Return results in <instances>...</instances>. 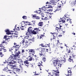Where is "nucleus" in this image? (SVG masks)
<instances>
[{
  "mask_svg": "<svg viewBox=\"0 0 76 76\" xmlns=\"http://www.w3.org/2000/svg\"><path fill=\"white\" fill-rule=\"evenodd\" d=\"M41 16H42V17H44V15H41Z\"/></svg>",
  "mask_w": 76,
  "mask_h": 76,
  "instance_id": "57",
  "label": "nucleus"
},
{
  "mask_svg": "<svg viewBox=\"0 0 76 76\" xmlns=\"http://www.w3.org/2000/svg\"><path fill=\"white\" fill-rule=\"evenodd\" d=\"M33 17H34V18H35L36 19H41L40 18H39V17L38 16H36V15H34L33 16Z\"/></svg>",
  "mask_w": 76,
  "mask_h": 76,
  "instance_id": "13",
  "label": "nucleus"
},
{
  "mask_svg": "<svg viewBox=\"0 0 76 76\" xmlns=\"http://www.w3.org/2000/svg\"><path fill=\"white\" fill-rule=\"evenodd\" d=\"M61 6L59 5L57 7H55L54 9L53 10V12L56 13L57 12H60L61 11Z\"/></svg>",
  "mask_w": 76,
  "mask_h": 76,
  "instance_id": "3",
  "label": "nucleus"
},
{
  "mask_svg": "<svg viewBox=\"0 0 76 76\" xmlns=\"http://www.w3.org/2000/svg\"><path fill=\"white\" fill-rule=\"evenodd\" d=\"M4 48V47H2V48H1V49H3V48Z\"/></svg>",
  "mask_w": 76,
  "mask_h": 76,
  "instance_id": "61",
  "label": "nucleus"
},
{
  "mask_svg": "<svg viewBox=\"0 0 76 76\" xmlns=\"http://www.w3.org/2000/svg\"><path fill=\"white\" fill-rule=\"evenodd\" d=\"M47 19H48V18L47 17H45L44 18V20H47Z\"/></svg>",
  "mask_w": 76,
  "mask_h": 76,
  "instance_id": "40",
  "label": "nucleus"
},
{
  "mask_svg": "<svg viewBox=\"0 0 76 76\" xmlns=\"http://www.w3.org/2000/svg\"><path fill=\"white\" fill-rule=\"evenodd\" d=\"M12 51H13V49H10V52H12Z\"/></svg>",
  "mask_w": 76,
  "mask_h": 76,
  "instance_id": "42",
  "label": "nucleus"
},
{
  "mask_svg": "<svg viewBox=\"0 0 76 76\" xmlns=\"http://www.w3.org/2000/svg\"><path fill=\"white\" fill-rule=\"evenodd\" d=\"M57 65L59 67H60L61 66V64H57Z\"/></svg>",
  "mask_w": 76,
  "mask_h": 76,
  "instance_id": "33",
  "label": "nucleus"
},
{
  "mask_svg": "<svg viewBox=\"0 0 76 76\" xmlns=\"http://www.w3.org/2000/svg\"><path fill=\"white\" fill-rule=\"evenodd\" d=\"M60 27H57V28H56V30H55V31L54 32V34H55L56 35H58V30H59L60 29H61V27H62V26H60Z\"/></svg>",
  "mask_w": 76,
  "mask_h": 76,
  "instance_id": "8",
  "label": "nucleus"
},
{
  "mask_svg": "<svg viewBox=\"0 0 76 76\" xmlns=\"http://www.w3.org/2000/svg\"><path fill=\"white\" fill-rule=\"evenodd\" d=\"M62 22V20L59 21V22Z\"/></svg>",
  "mask_w": 76,
  "mask_h": 76,
  "instance_id": "56",
  "label": "nucleus"
},
{
  "mask_svg": "<svg viewBox=\"0 0 76 76\" xmlns=\"http://www.w3.org/2000/svg\"><path fill=\"white\" fill-rule=\"evenodd\" d=\"M42 23L43 22H39L38 24V26H42Z\"/></svg>",
  "mask_w": 76,
  "mask_h": 76,
  "instance_id": "17",
  "label": "nucleus"
},
{
  "mask_svg": "<svg viewBox=\"0 0 76 76\" xmlns=\"http://www.w3.org/2000/svg\"><path fill=\"white\" fill-rule=\"evenodd\" d=\"M69 22H70V23L71 24H72V21H69Z\"/></svg>",
  "mask_w": 76,
  "mask_h": 76,
  "instance_id": "62",
  "label": "nucleus"
},
{
  "mask_svg": "<svg viewBox=\"0 0 76 76\" xmlns=\"http://www.w3.org/2000/svg\"><path fill=\"white\" fill-rule=\"evenodd\" d=\"M3 71H5V72H7L8 70H9V71H10L11 70H12V69L11 70H8V68H4V69H3Z\"/></svg>",
  "mask_w": 76,
  "mask_h": 76,
  "instance_id": "15",
  "label": "nucleus"
},
{
  "mask_svg": "<svg viewBox=\"0 0 76 76\" xmlns=\"http://www.w3.org/2000/svg\"><path fill=\"white\" fill-rule=\"evenodd\" d=\"M45 7H46L43 6L42 8H41L42 10L43 11H46V9H45Z\"/></svg>",
  "mask_w": 76,
  "mask_h": 76,
  "instance_id": "19",
  "label": "nucleus"
},
{
  "mask_svg": "<svg viewBox=\"0 0 76 76\" xmlns=\"http://www.w3.org/2000/svg\"><path fill=\"white\" fill-rule=\"evenodd\" d=\"M45 53L44 52V51H43L42 50L39 53V54L41 56H44Z\"/></svg>",
  "mask_w": 76,
  "mask_h": 76,
  "instance_id": "11",
  "label": "nucleus"
},
{
  "mask_svg": "<svg viewBox=\"0 0 76 76\" xmlns=\"http://www.w3.org/2000/svg\"><path fill=\"white\" fill-rule=\"evenodd\" d=\"M31 27H30L28 28V32H29V33H31L29 32L31 31Z\"/></svg>",
  "mask_w": 76,
  "mask_h": 76,
  "instance_id": "22",
  "label": "nucleus"
},
{
  "mask_svg": "<svg viewBox=\"0 0 76 76\" xmlns=\"http://www.w3.org/2000/svg\"><path fill=\"white\" fill-rule=\"evenodd\" d=\"M37 50H39V51H40V50H41V48H38L37 49Z\"/></svg>",
  "mask_w": 76,
  "mask_h": 76,
  "instance_id": "41",
  "label": "nucleus"
},
{
  "mask_svg": "<svg viewBox=\"0 0 76 76\" xmlns=\"http://www.w3.org/2000/svg\"><path fill=\"white\" fill-rule=\"evenodd\" d=\"M28 61H30L29 60H26L25 61L24 63L25 65H26V66H27V67H28V66H29V63L28 62Z\"/></svg>",
  "mask_w": 76,
  "mask_h": 76,
  "instance_id": "10",
  "label": "nucleus"
},
{
  "mask_svg": "<svg viewBox=\"0 0 76 76\" xmlns=\"http://www.w3.org/2000/svg\"><path fill=\"white\" fill-rule=\"evenodd\" d=\"M64 18V17L63 18H62V19H64V20H62V22H63V23H64V22H65V20H66V18Z\"/></svg>",
  "mask_w": 76,
  "mask_h": 76,
  "instance_id": "29",
  "label": "nucleus"
},
{
  "mask_svg": "<svg viewBox=\"0 0 76 76\" xmlns=\"http://www.w3.org/2000/svg\"><path fill=\"white\" fill-rule=\"evenodd\" d=\"M65 20H66V21L67 22L69 20L70 21V20H72V19L69 18V19H67V18H65Z\"/></svg>",
  "mask_w": 76,
  "mask_h": 76,
  "instance_id": "32",
  "label": "nucleus"
},
{
  "mask_svg": "<svg viewBox=\"0 0 76 76\" xmlns=\"http://www.w3.org/2000/svg\"><path fill=\"white\" fill-rule=\"evenodd\" d=\"M74 68H76V65H75V66H74Z\"/></svg>",
  "mask_w": 76,
  "mask_h": 76,
  "instance_id": "63",
  "label": "nucleus"
},
{
  "mask_svg": "<svg viewBox=\"0 0 76 76\" xmlns=\"http://www.w3.org/2000/svg\"><path fill=\"white\" fill-rule=\"evenodd\" d=\"M38 66L39 67H41V65H38Z\"/></svg>",
  "mask_w": 76,
  "mask_h": 76,
  "instance_id": "55",
  "label": "nucleus"
},
{
  "mask_svg": "<svg viewBox=\"0 0 76 76\" xmlns=\"http://www.w3.org/2000/svg\"><path fill=\"white\" fill-rule=\"evenodd\" d=\"M0 47H3V45H2V44L0 45Z\"/></svg>",
  "mask_w": 76,
  "mask_h": 76,
  "instance_id": "49",
  "label": "nucleus"
},
{
  "mask_svg": "<svg viewBox=\"0 0 76 76\" xmlns=\"http://www.w3.org/2000/svg\"><path fill=\"white\" fill-rule=\"evenodd\" d=\"M24 19H26V16H24L22 17Z\"/></svg>",
  "mask_w": 76,
  "mask_h": 76,
  "instance_id": "34",
  "label": "nucleus"
},
{
  "mask_svg": "<svg viewBox=\"0 0 76 76\" xmlns=\"http://www.w3.org/2000/svg\"><path fill=\"white\" fill-rule=\"evenodd\" d=\"M2 54V52H0V55H1Z\"/></svg>",
  "mask_w": 76,
  "mask_h": 76,
  "instance_id": "53",
  "label": "nucleus"
},
{
  "mask_svg": "<svg viewBox=\"0 0 76 76\" xmlns=\"http://www.w3.org/2000/svg\"><path fill=\"white\" fill-rule=\"evenodd\" d=\"M14 70H15V72H19V71H20V69H14Z\"/></svg>",
  "mask_w": 76,
  "mask_h": 76,
  "instance_id": "24",
  "label": "nucleus"
},
{
  "mask_svg": "<svg viewBox=\"0 0 76 76\" xmlns=\"http://www.w3.org/2000/svg\"><path fill=\"white\" fill-rule=\"evenodd\" d=\"M68 53H70V50H68L67 52Z\"/></svg>",
  "mask_w": 76,
  "mask_h": 76,
  "instance_id": "39",
  "label": "nucleus"
},
{
  "mask_svg": "<svg viewBox=\"0 0 76 76\" xmlns=\"http://www.w3.org/2000/svg\"><path fill=\"white\" fill-rule=\"evenodd\" d=\"M55 76H58V74L57 73H55Z\"/></svg>",
  "mask_w": 76,
  "mask_h": 76,
  "instance_id": "35",
  "label": "nucleus"
},
{
  "mask_svg": "<svg viewBox=\"0 0 76 76\" xmlns=\"http://www.w3.org/2000/svg\"><path fill=\"white\" fill-rule=\"evenodd\" d=\"M39 14L40 15H42V14H43V12H40Z\"/></svg>",
  "mask_w": 76,
  "mask_h": 76,
  "instance_id": "46",
  "label": "nucleus"
},
{
  "mask_svg": "<svg viewBox=\"0 0 76 76\" xmlns=\"http://www.w3.org/2000/svg\"><path fill=\"white\" fill-rule=\"evenodd\" d=\"M13 31H9V30L7 29L5 30V32H6V34H7L8 35H10L11 34H13V32H15V28H14L13 29Z\"/></svg>",
  "mask_w": 76,
  "mask_h": 76,
  "instance_id": "4",
  "label": "nucleus"
},
{
  "mask_svg": "<svg viewBox=\"0 0 76 76\" xmlns=\"http://www.w3.org/2000/svg\"><path fill=\"white\" fill-rule=\"evenodd\" d=\"M45 7L46 8H53V7L51 5H45Z\"/></svg>",
  "mask_w": 76,
  "mask_h": 76,
  "instance_id": "14",
  "label": "nucleus"
},
{
  "mask_svg": "<svg viewBox=\"0 0 76 76\" xmlns=\"http://www.w3.org/2000/svg\"><path fill=\"white\" fill-rule=\"evenodd\" d=\"M56 1H58L59 0H52L51 1V3H53L56 2Z\"/></svg>",
  "mask_w": 76,
  "mask_h": 76,
  "instance_id": "23",
  "label": "nucleus"
},
{
  "mask_svg": "<svg viewBox=\"0 0 76 76\" xmlns=\"http://www.w3.org/2000/svg\"><path fill=\"white\" fill-rule=\"evenodd\" d=\"M32 33L33 34H37V33L38 34V33L37 32V31H36L34 30H33L32 31Z\"/></svg>",
  "mask_w": 76,
  "mask_h": 76,
  "instance_id": "18",
  "label": "nucleus"
},
{
  "mask_svg": "<svg viewBox=\"0 0 76 76\" xmlns=\"http://www.w3.org/2000/svg\"><path fill=\"white\" fill-rule=\"evenodd\" d=\"M30 55H31V56H34V54H32V53H30Z\"/></svg>",
  "mask_w": 76,
  "mask_h": 76,
  "instance_id": "52",
  "label": "nucleus"
},
{
  "mask_svg": "<svg viewBox=\"0 0 76 76\" xmlns=\"http://www.w3.org/2000/svg\"><path fill=\"white\" fill-rule=\"evenodd\" d=\"M34 12H36V13H38V12H37V11H35V12L34 11Z\"/></svg>",
  "mask_w": 76,
  "mask_h": 76,
  "instance_id": "60",
  "label": "nucleus"
},
{
  "mask_svg": "<svg viewBox=\"0 0 76 76\" xmlns=\"http://www.w3.org/2000/svg\"><path fill=\"white\" fill-rule=\"evenodd\" d=\"M58 43H60V42H59V40H58V42H57Z\"/></svg>",
  "mask_w": 76,
  "mask_h": 76,
  "instance_id": "59",
  "label": "nucleus"
},
{
  "mask_svg": "<svg viewBox=\"0 0 76 76\" xmlns=\"http://www.w3.org/2000/svg\"><path fill=\"white\" fill-rule=\"evenodd\" d=\"M35 75H38V74H36V73H35Z\"/></svg>",
  "mask_w": 76,
  "mask_h": 76,
  "instance_id": "58",
  "label": "nucleus"
},
{
  "mask_svg": "<svg viewBox=\"0 0 76 76\" xmlns=\"http://www.w3.org/2000/svg\"><path fill=\"white\" fill-rule=\"evenodd\" d=\"M53 63L54 64V66H55V64H56L57 63V60H54L53 61Z\"/></svg>",
  "mask_w": 76,
  "mask_h": 76,
  "instance_id": "20",
  "label": "nucleus"
},
{
  "mask_svg": "<svg viewBox=\"0 0 76 76\" xmlns=\"http://www.w3.org/2000/svg\"><path fill=\"white\" fill-rule=\"evenodd\" d=\"M33 57H34V58H35V59H38V57H37L36 55H35L33 56L32 57L30 56H28L27 58L28 60H29L30 61H32V60Z\"/></svg>",
  "mask_w": 76,
  "mask_h": 76,
  "instance_id": "6",
  "label": "nucleus"
},
{
  "mask_svg": "<svg viewBox=\"0 0 76 76\" xmlns=\"http://www.w3.org/2000/svg\"><path fill=\"white\" fill-rule=\"evenodd\" d=\"M24 24H25L26 23H28V22H25V21H24Z\"/></svg>",
  "mask_w": 76,
  "mask_h": 76,
  "instance_id": "51",
  "label": "nucleus"
},
{
  "mask_svg": "<svg viewBox=\"0 0 76 76\" xmlns=\"http://www.w3.org/2000/svg\"><path fill=\"white\" fill-rule=\"evenodd\" d=\"M62 3V4H65L66 3V0H62V1H61Z\"/></svg>",
  "mask_w": 76,
  "mask_h": 76,
  "instance_id": "25",
  "label": "nucleus"
},
{
  "mask_svg": "<svg viewBox=\"0 0 76 76\" xmlns=\"http://www.w3.org/2000/svg\"><path fill=\"white\" fill-rule=\"evenodd\" d=\"M26 37H25V36H24L25 39H29V38H30V37H32V34L29 32H27L26 34Z\"/></svg>",
  "mask_w": 76,
  "mask_h": 76,
  "instance_id": "5",
  "label": "nucleus"
},
{
  "mask_svg": "<svg viewBox=\"0 0 76 76\" xmlns=\"http://www.w3.org/2000/svg\"><path fill=\"white\" fill-rule=\"evenodd\" d=\"M53 72H56V73H57L58 74L59 73V72L58 71L53 70Z\"/></svg>",
  "mask_w": 76,
  "mask_h": 76,
  "instance_id": "30",
  "label": "nucleus"
},
{
  "mask_svg": "<svg viewBox=\"0 0 76 76\" xmlns=\"http://www.w3.org/2000/svg\"><path fill=\"white\" fill-rule=\"evenodd\" d=\"M29 51V53H33L34 54H35V50L30 49Z\"/></svg>",
  "mask_w": 76,
  "mask_h": 76,
  "instance_id": "12",
  "label": "nucleus"
},
{
  "mask_svg": "<svg viewBox=\"0 0 76 76\" xmlns=\"http://www.w3.org/2000/svg\"><path fill=\"white\" fill-rule=\"evenodd\" d=\"M3 56H4V55L3 54L2 55V54L0 56L1 57H3Z\"/></svg>",
  "mask_w": 76,
  "mask_h": 76,
  "instance_id": "50",
  "label": "nucleus"
},
{
  "mask_svg": "<svg viewBox=\"0 0 76 76\" xmlns=\"http://www.w3.org/2000/svg\"><path fill=\"white\" fill-rule=\"evenodd\" d=\"M65 54L66 55V56H67V55L69 54V53H68V52H67V53H65Z\"/></svg>",
  "mask_w": 76,
  "mask_h": 76,
  "instance_id": "43",
  "label": "nucleus"
},
{
  "mask_svg": "<svg viewBox=\"0 0 76 76\" xmlns=\"http://www.w3.org/2000/svg\"><path fill=\"white\" fill-rule=\"evenodd\" d=\"M29 41H33L34 42L35 41V39L34 38L31 39H29Z\"/></svg>",
  "mask_w": 76,
  "mask_h": 76,
  "instance_id": "28",
  "label": "nucleus"
},
{
  "mask_svg": "<svg viewBox=\"0 0 76 76\" xmlns=\"http://www.w3.org/2000/svg\"><path fill=\"white\" fill-rule=\"evenodd\" d=\"M42 37H44V35H41L39 37V39H40L41 38H42Z\"/></svg>",
  "mask_w": 76,
  "mask_h": 76,
  "instance_id": "36",
  "label": "nucleus"
},
{
  "mask_svg": "<svg viewBox=\"0 0 76 76\" xmlns=\"http://www.w3.org/2000/svg\"><path fill=\"white\" fill-rule=\"evenodd\" d=\"M42 46L43 47H45V46H44V45H42Z\"/></svg>",
  "mask_w": 76,
  "mask_h": 76,
  "instance_id": "54",
  "label": "nucleus"
},
{
  "mask_svg": "<svg viewBox=\"0 0 76 76\" xmlns=\"http://www.w3.org/2000/svg\"><path fill=\"white\" fill-rule=\"evenodd\" d=\"M38 59H35V61H38Z\"/></svg>",
  "mask_w": 76,
  "mask_h": 76,
  "instance_id": "44",
  "label": "nucleus"
},
{
  "mask_svg": "<svg viewBox=\"0 0 76 76\" xmlns=\"http://www.w3.org/2000/svg\"><path fill=\"white\" fill-rule=\"evenodd\" d=\"M14 45H16V46L18 47V45H16V43H14Z\"/></svg>",
  "mask_w": 76,
  "mask_h": 76,
  "instance_id": "45",
  "label": "nucleus"
},
{
  "mask_svg": "<svg viewBox=\"0 0 76 76\" xmlns=\"http://www.w3.org/2000/svg\"><path fill=\"white\" fill-rule=\"evenodd\" d=\"M42 19V20H40V21H41V22H42V20H44V18H40V19Z\"/></svg>",
  "mask_w": 76,
  "mask_h": 76,
  "instance_id": "38",
  "label": "nucleus"
},
{
  "mask_svg": "<svg viewBox=\"0 0 76 76\" xmlns=\"http://www.w3.org/2000/svg\"><path fill=\"white\" fill-rule=\"evenodd\" d=\"M49 75H50L51 76H54V75H55V73H54V72H53V70L52 71V73L50 72L49 73Z\"/></svg>",
  "mask_w": 76,
  "mask_h": 76,
  "instance_id": "16",
  "label": "nucleus"
},
{
  "mask_svg": "<svg viewBox=\"0 0 76 76\" xmlns=\"http://www.w3.org/2000/svg\"><path fill=\"white\" fill-rule=\"evenodd\" d=\"M25 52V51L23 50H22V53H24Z\"/></svg>",
  "mask_w": 76,
  "mask_h": 76,
  "instance_id": "47",
  "label": "nucleus"
},
{
  "mask_svg": "<svg viewBox=\"0 0 76 76\" xmlns=\"http://www.w3.org/2000/svg\"><path fill=\"white\" fill-rule=\"evenodd\" d=\"M28 45H25V46H24L25 48H26L27 47H28Z\"/></svg>",
  "mask_w": 76,
  "mask_h": 76,
  "instance_id": "48",
  "label": "nucleus"
},
{
  "mask_svg": "<svg viewBox=\"0 0 76 76\" xmlns=\"http://www.w3.org/2000/svg\"><path fill=\"white\" fill-rule=\"evenodd\" d=\"M74 5H75V3H72V5H71V6H74Z\"/></svg>",
  "mask_w": 76,
  "mask_h": 76,
  "instance_id": "37",
  "label": "nucleus"
},
{
  "mask_svg": "<svg viewBox=\"0 0 76 76\" xmlns=\"http://www.w3.org/2000/svg\"><path fill=\"white\" fill-rule=\"evenodd\" d=\"M15 55L14 56V58L17 61L18 63H19L20 65H23L22 60L21 59H18V58H19V55L20 54V52H19V50L18 49H15Z\"/></svg>",
  "mask_w": 76,
  "mask_h": 76,
  "instance_id": "1",
  "label": "nucleus"
},
{
  "mask_svg": "<svg viewBox=\"0 0 76 76\" xmlns=\"http://www.w3.org/2000/svg\"><path fill=\"white\" fill-rule=\"evenodd\" d=\"M12 37V36H8V38H7V36H5L3 38V40H4V41H7L8 42H9L10 40V37Z\"/></svg>",
  "mask_w": 76,
  "mask_h": 76,
  "instance_id": "7",
  "label": "nucleus"
},
{
  "mask_svg": "<svg viewBox=\"0 0 76 76\" xmlns=\"http://www.w3.org/2000/svg\"><path fill=\"white\" fill-rule=\"evenodd\" d=\"M48 10L49 12H52V11H53V8H48Z\"/></svg>",
  "mask_w": 76,
  "mask_h": 76,
  "instance_id": "21",
  "label": "nucleus"
},
{
  "mask_svg": "<svg viewBox=\"0 0 76 76\" xmlns=\"http://www.w3.org/2000/svg\"><path fill=\"white\" fill-rule=\"evenodd\" d=\"M28 42V41H25V40H23L21 42V44H23V45H25L26 44H27Z\"/></svg>",
  "mask_w": 76,
  "mask_h": 76,
  "instance_id": "9",
  "label": "nucleus"
},
{
  "mask_svg": "<svg viewBox=\"0 0 76 76\" xmlns=\"http://www.w3.org/2000/svg\"><path fill=\"white\" fill-rule=\"evenodd\" d=\"M57 64H58L57 63L56 64H55V66H56V68L57 69V68H59V67H58V66L57 65Z\"/></svg>",
  "mask_w": 76,
  "mask_h": 76,
  "instance_id": "26",
  "label": "nucleus"
},
{
  "mask_svg": "<svg viewBox=\"0 0 76 76\" xmlns=\"http://www.w3.org/2000/svg\"><path fill=\"white\" fill-rule=\"evenodd\" d=\"M58 36L59 37H61L62 36V35H59Z\"/></svg>",
  "mask_w": 76,
  "mask_h": 76,
  "instance_id": "64",
  "label": "nucleus"
},
{
  "mask_svg": "<svg viewBox=\"0 0 76 76\" xmlns=\"http://www.w3.org/2000/svg\"><path fill=\"white\" fill-rule=\"evenodd\" d=\"M68 73H70V74H69V75H71V73H72V71L69 70L68 71Z\"/></svg>",
  "mask_w": 76,
  "mask_h": 76,
  "instance_id": "31",
  "label": "nucleus"
},
{
  "mask_svg": "<svg viewBox=\"0 0 76 76\" xmlns=\"http://www.w3.org/2000/svg\"><path fill=\"white\" fill-rule=\"evenodd\" d=\"M13 56L12 55L10 56V58L8 59V61L7 62V63L9 64V65H10V69H11V71H13V70H14V69H15V68L13 67H15V65H10V64H14V63H16V62L12 60V59H13Z\"/></svg>",
  "mask_w": 76,
  "mask_h": 76,
  "instance_id": "2",
  "label": "nucleus"
},
{
  "mask_svg": "<svg viewBox=\"0 0 76 76\" xmlns=\"http://www.w3.org/2000/svg\"><path fill=\"white\" fill-rule=\"evenodd\" d=\"M34 30L35 31H38V32H39V31H40V29H39V28H36L34 29Z\"/></svg>",
  "mask_w": 76,
  "mask_h": 76,
  "instance_id": "27",
  "label": "nucleus"
}]
</instances>
